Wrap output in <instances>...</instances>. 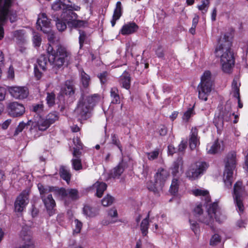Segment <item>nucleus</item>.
Returning <instances> with one entry per match:
<instances>
[{
    "instance_id": "1",
    "label": "nucleus",
    "mask_w": 248,
    "mask_h": 248,
    "mask_svg": "<svg viewBox=\"0 0 248 248\" xmlns=\"http://www.w3.org/2000/svg\"><path fill=\"white\" fill-rule=\"evenodd\" d=\"M194 214L197 219L210 226L213 223L214 218L218 222H222L226 219L224 213L222 212L218 207L217 203L216 202H214L209 207L207 211V216L206 217H203L202 216V209L201 205L195 207Z\"/></svg>"
},
{
    "instance_id": "2",
    "label": "nucleus",
    "mask_w": 248,
    "mask_h": 248,
    "mask_svg": "<svg viewBox=\"0 0 248 248\" xmlns=\"http://www.w3.org/2000/svg\"><path fill=\"white\" fill-rule=\"evenodd\" d=\"M99 100V96L94 94L91 96H85L80 98L75 110V113L80 120H86L90 117L93 107Z\"/></svg>"
},
{
    "instance_id": "3",
    "label": "nucleus",
    "mask_w": 248,
    "mask_h": 248,
    "mask_svg": "<svg viewBox=\"0 0 248 248\" xmlns=\"http://www.w3.org/2000/svg\"><path fill=\"white\" fill-rule=\"evenodd\" d=\"M238 162L236 153L231 151L225 155L224 159L225 169L223 173V181L225 186L230 187L233 182V171Z\"/></svg>"
},
{
    "instance_id": "4",
    "label": "nucleus",
    "mask_w": 248,
    "mask_h": 248,
    "mask_svg": "<svg viewBox=\"0 0 248 248\" xmlns=\"http://www.w3.org/2000/svg\"><path fill=\"white\" fill-rule=\"evenodd\" d=\"M213 81L211 73L205 71L201 77V82L197 87L198 97L200 99L207 101L212 91Z\"/></svg>"
},
{
    "instance_id": "5",
    "label": "nucleus",
    "mask_w": 248,
    "mask_h": 248,
    "mask_svg": "<svg viewBox=\"0 0 248 248\" xmlns=\"http://www.w3.org/2000/svg\"><path fill=\"white\" fill-rule=\"evenodd\" d=\"M48 53V61L50 63L60 67L62 66L65 61V59L68 56V53L66 50L61 47H59L57 51L53 49L51 45H49L47 48Z\"/></svg>"
},
{
    "instance_id": "6",
    "label": "nucleus",
    "mask_w": 248,
    "mask_h": 248,
    "mask_svg": "<svg viewBox=\"0 0 248 248\" xmlns=\"http://www.w3.org/2000/svg\"><path fill=\"white\" fill-rule=\"evenodd\" d=\"M247 195V192L242 183L240 181H237L234 185L233 198L236 209L239 214L242 213L244 210L243 202Z\"/></svg>"
},
{
    "instance_id": "7",
    "label": "nucleus",
    "mask_w": 248,
    "mask_h": 248,
    "mask_svg": "<svg viewBox=\"0 0 248 248\" xmlns=\"http://www.w3.org/2000/svg\"><path fill=\"white\" fill-rule=\"evenodd\" d=\"M220 54H218L217 51H215L217 56L220 57L222 70L224 72L228 73L234 65V60L233 54L231 50H222L220 51Z\"/></svg>"
},
{
    "instance_id": "8",
    "label": "nucleus",
    "mask_w": 248,
    "mask_h": 248,
    "mask_svg": "<svg viewBox=\"0 0 248 248\" xmlns=\"http://www.w3.org/2000/svg\"><path fill=\"white\" fill-rule=\"evenodd\" d=\"M62 18L67 21V24L75 28H81L87 26V22L84 20H77V15L72 10H65L62 12Z\"/></svg>"
},
{
    "instance_id": "9",
    "label": "nucleus",
    "mask_w": 248,
    "mask_h": 248,
    "mask_svg": "<svg viewBox=\"0 0 248 248\" xmlns=\"http://www.w3.org/2000/svg\"><path fill=\"white\" fill-rule=\"evenodd\" d=\"M13 0H0V40L3 37V25L9 14V8Z\"/></svg>"
},
{
    "instance_id": "10",
    "label": "nucleus",
    "mask_w": 248,
    "mask_h": 248,
    "mask_svg": "<svg viewBox=\"0 0 248 248\" xmlns=\"http://www.w3.org/2000/svg\"><path fill=\"white\" fill-rule=\"evenodd\" d=\"M38 188L45 205L49 215L51 216L53 214L52 210L56 204L51 194H48V192L54 190V188H49V190L47 188H45L43 186H39Z\"/></svg>"
},
{
    "instance_id": "11",
    "label": "nucleus",
    "mask_w": 248,
    "mask_h": 248,
    "mask_svg": "<svg viewBox=\"0 0 248 248\" xmlns=\"http://www.w3.org/2000/svg\"><path fill=\"white\" fill-rule=\"evenodd\" d=\"M208 168L207 164L202 161H198L192 164L186 172V176L191 180H195L200 177Z\"/></svg>"
},
{
    "instance_id": "12",
    "label": "nucleus",
    "mask_w": 248,
    "mask_h": 248,
    "mask_svg": "<svg viewBox=\"0 0 248 248\" xmlns=\"http://www.w3.org/2000/svg\"><path fill=\"white\" fill-rule=\"evenodd\" d=\"M27 124L31 125L30 131L31 133L34 134L38 130H46L49 126L48 123L46 119H44L39 116L34 118L33 120H30Z\"/></svg>"
},
{
    "instance_id": "13",
    "label": "nucleus",
    "mask_w": 248,
    "mask_h": 248,
    "mask_svg": "<svg viewBox=\"0 0 248 248\" xmlns=\"http://www.w3.org/2000/svg\"><path fill=\"white\" fill-rule=\"evenodd\" d=\"M232 35L230 33L227 32L220 36L217 42L215 51H217L218 54H220V51L231 50L232 46Z\"/></svg>"
},
{
    "instance_id": "14",
    "label": "nucleus",
    "mask_w": 248,
    "mask_h": 248,
    "mask_svg": "<svg viewBox=\"0 0 248 248\" xmlns=\"http://www.w3.org/2000/svg\"><path fill=\"white\" fill-rule=\"evenodd\" d=\"M36 28L38 30L42 31L44 33H48L51 31L52 27L50 22L45 13L39 15L36 22Z\"/></svg>"
},
{
    "instance_id": "15",
    "label": "nucleus",
    "mask_w": 248,
    "mask_h": 248,
    "mask_svg": "<svg viewBox=\"0 0 248 248\" xmlns=\"http://www.w3.org/2000/svg\"><path fill=\"white\" fill-rule=\"evenodd\" d=\"M28 192L23 191L22 192L15 202V209L16 212H21L29 202Z\"/></svg>"
},
{
    "instance_id": "16",
    "label": "nucleus",
    "mask_w": 248,
    "mask_h": 248,
    "mask_svg": "<svg viewBox=\"0 0 248 248\" xmlns=\"http://www.w3.org/2000/svg\"><path fill=\"white\" fill-rule=\"evenodd\" d=\"M9 113L14 117L22 116L25 111V108L23 105L16 102L11 103L8 105Z\"/></svg>"
},
{
    "instance_id": "17",
    "label": "nucleus",
    "mask_w": 248,
    "mask_h": 248,
    "mask_svg": "<svg viewBox=\"0 0 248 248\" xmlns=\"http://www.w3.org/2000/svg\"><path fill=\"white\" fill-rule=\"evenodd\" d=\"M11 95L16 99H22L27 97L29 92L25 87L15 86L9 89Z\"/></svg>"
},
{
    "instance_id": "18",
    "label": "nucleus",
    "mask_w": 248,
    "mask_h": 248,
    "mask_svg": "<svg viewBox=\"0 0 248 248\" xmlns=\"http://www.w3.org/2000/svg\"><path fill=\"white\" fill-rule=\"evenodd\" d=\"M59 193L65 200H76L78 198V191L76 189L61 188L59 190Z\"/></svg>"
},
{
    "instance_id": "19",
    "label": "nucleus",
    "mask_w": 248,
    "mask_h": 248,
    "mask_svg": "<svg viewBox=\"0 0 248 248\" xmlns=\"http://www.w3.org/2000/svg\"><path fill=\"white\" fill-rule=\"evenodd\" d=\"M170 176L169 171L163 168H160L158 170L155 177V183L159 184L162 187L166 181L168 179Z\"/></svg>"
},
{
    "instance_id": "20",
    "label": "nucleus",
    "mask_w": 248,
    "mask_h": 248,
    "mask_svg": "<svg viewBox=\"0 0 248 248\" xmlns=\"http://www.w3.org/2000/svg\"><path fill=\"white\" fill-rule=\"evenodd\" d=\"M138 29V26L135 22H130L123 26L120 33L124 35H129L136 32Z\"/></svg>"
},
{
    "instance_id": "21",
    "label": "nucleus",
    "mask_w": 248,
    "mask_h": 248,
    "mask_svg": "<svg viewBox=\"0 0 248 248\" xmlns=\"http://www.w3.org/2000/svg\"><path fill=\"white\" fill-rule=\"evenodd\" d=\"M117 210L115 208H112L108 211V217L102 220L103 225H108L109 224L114 223L117 221Z\"/></svg>"
},
{
    "instance_id": "22",
    "label": "nucleus",
    "mask_w": 248,
    "mask_h": 248,
    "mask_svg": "<svg viewBox=\"0 0 248 248\" xmlns=\"http://www.w3.org/2000/svg\"><path fill=\"white\" fill-rule=\"evenodd\" d=\"M199 144L198 137V129L196 127H193L191 130L189 144L190 148L193 150Z\"/></svg>"
},
{
    "instance_id": "23",
    "label": "nucleus",
    "mask_w": 248,
    "mask_h": 248,
    "mask_svg": "<svg viewBox=\"0 0 248 248\" xmlns=\"http://www.w3.org/2000/svg\"><path fill=\"white\" fill-rule=\"evenodd\" d=\"M191 193L197 197H200L202 200H204L205 203H208L210 201L209 192L206 190L202 189H193Z\"/></svg>"
},
{
    "instance_id": "24",
    "label": "nucleus",
    "mask_w": 248,
    "mask_h": 248,
    "mask_svg": "<svg viewBox=\"0 0 248 248\" xmlns=\"http://www.w3.org/2000/svg\"><path fill=\"white\" fill-rule=\"evenodd\" d=\"M131 77L129 74L124 71L119 79V83L122 88L128 90L130 87Z\"/></svg>"
},
{
    "instance_id": "25",
    "label": "nucleus",
    "mask_w": 248,
    "mask_h": 248,
    "mask_svg": "<svg viewBox=\"0 0 248 248\" xmlns=\"http://www.w3.org/2000/svg\"><path fill=\"white\" fill-rule=\"evenodd\" d=\"M107 185L102 182L97 181L92 186V189L96 190V196L98 198H101L104 192L106 190Z\"/></svg>"
},
{
    "instance_id": "26",
    "label": "nucleus",
    "mask_w": 248,
    "mask_h": 248,
    "mask_svg": "<svg viewBox=\"0 0 248 248\" xmlns=\"http://www.w3.org/2000/svg\"><path fill=\"white\" fill-rule=\"evenodd\" d=\"M122 9L121 6V2L118 1L116 3V8L114 10L112 19L111 20V24L112 27H114L116 24V21L118 20L122 16Z\"/></svg>"
},
{
    "instance_id": "27",
    "label": "nucleus",
    "mask_w": 248,
    "mask_h": 248,
    "mask_svg": "<svg viewBox=\"0 0 248 248\" xmlns=\"http://www.w3.org/2000/svg\"><path fill=\"white\" fill-rule=\"evenodd\" d=\"M61 93L66 95H71L74 94V90L72 82L69 80L65 81L64 85L61 88Z\"/></svg>"
},
{
    "instance_id": "28",
    "label": "nucleus",
    "mask_w": 248,
    "mask_h": 248,
    "mask_svg": "<svg viewBox=\"0 0 248 248\" xmlns=\"http://www.w3.org/2000/svg\"><path fill=\"white\" fill-rule=\"evenodd\" d=\"M70 1L69 0H57L52 5V8L55 11L68 8Z\"/></svg>"
},
{
    "instance_id": "29",
    "label": "nucleus",
    "mask_w": 248,
    "mask_h": 248,
    "mask_svg": "<svg viewBox=\"0 0 248 248\" xmlns=\"http://www.w3.org/2000/svg\"><path fill=\"white\" fill-rule=\"evenodd\" d=\"M147 187L150 191H152L157 196L159 195L160 191L162 189V187L160 185L156 184L155 182L154 183L152 181L147 183Z\"/></svg>"
},
{
    "instance_id": "30",
    "label": "nucleus",
    "mask_w": 248,
    "mask_h": 248,
    "mask_svg": "<svg viewBox=\"0 0 248 248\" xmlns=\"http://www.w3.org/2000/svg\"><path fill=\"white\" fill-rule=\"evenodd\" d=\"M183 161L181 158H178L173 164L172 167V173L173 175L176 176L180 171H182Z\"/></svg>"
},
{
    "instance_id": "31",
    "label": "nucleus",
    "mask_w": 248,
    "mask_h": 248,
    "mask_svg": "<svg viewBox=\"0 0 248 248\" xmlns=\"http://www.w3.org/2000/svg\"><path fill=\"white\" fill-rule=\"evenodd\" d=\"M124 169L122 163H120L117 166L111 170L110 173V177L113 178H118L124 172Z\"/></svg>"
},
{
    "instance_id": "32",
    "label": "nucleus",
    "mask_w": 248,
    "mask_h": 248,
    "mask_svg": "<svg viewBox=\"0 0 248 248\" xmlns=\"http://www.w3.org/2000/svg\"><path fill=\"white\" fill-rule=\"evenodd\" d=\"M220 148V144L218 143V141H216L213 143L207 145V152L210 154H215L218 152Z\"/></svg>"
},
{
    "instance_id": "33",
    "label": "nucleus",
    "mask_w": 248,
    "mask_h": 248,
    "mask_svg": "<svg viewBox=\"0 0 248 248\" xmlns=\"http://www.w3.org/2000/svg\"><path fill=\"white\" fill-rule=\"evenodd\" d=\"M110 97L111 102L113 104H119L120 102V98L119 94V91L116 87H113L111 89Z\"/></svg>"
},
{
    "instance_id": "34",
    "label": "nucleus",
    "mask_w": 248,
    "mask_h": 248,
    "mask_svg": "<svg viewBox=\"0 0 248 248\" xmlns=\"http://www.w3.org/2000/svg\"><path fill=\"white\" fill-rule=\"evenodd\" d=\"M80 77L81 83L84 88H87L90 84V77L83 70L80 71Z\"/></svg>"
},
{
    "instance_id": "35",
    "label": "nucleus",
    "mask_w": 248,
    "mask_h": 248,
    "mask_svg": "<svg viewBox=\"0 0 248 248\" xmlns=\"http://www.w3.org/2000/svg\"><path fill=\"white\" fill-rule=\"evenodd\" d=\"M62 14L60 17L57 18L56 21V25L58 30L60 31H62L66 28V24L67 22L65 20L62 18Z\"/></svg>"
},
{
    "instance_id": "36",
    "label": "nucleus",
    "mask_w": 248,
    "mask_h": 248,
    "mask_svg": "<svg viewBox=\"0 0 248 248\" xmlns=\"http://www.w3.org/2000/svg\"><path fill=\"white\" fill-rule=\"evenodd\" d=\"M48 58H47L45 56H41L38 60V64L35 66H38L40 69L45 71L46 69L48 64Z\"/></svg>"
},
{
    "instance_id": "37",
    "label": "nucleus",
    "mask_w": 248,
    "mask_h": 248,
    "mask_svg": "<svg viewBox=\"0 0 248 248\" xmlns=\"http://www.w3.org/2000/svg\"><path fill=\"white\" fill-rule=\"evenodd\" d=\"M73 142L75 145V147H74V151L73 153V156H76L77 155H80V152L79 150L82 149V145L78 137L74 138Z\"/></svg>"
},
{
    "instance_id": "38",
    "label": "nucleus",
    "mask_w": 248,
    "mask_h": 248,
    "mask_svg": "<svg viewBox=\"0 0 248 248\" xmlns=\"http://www.w3.org/2000/svg\"><path fill=\"white\" fill-rule=\"evenodd\" d=\"M61 177L67 183L70 180L71 174L65 167L62 166L60 170Z\"/></svg>"
},
{
    "instance_id": "39",
    "label": "nucleus",
    "mask_w": 248,
    "mask_h": 248,
    "mask_svg": "<svg viewBox=\"0 0 248 248\" xmlns=\"http://www.w3.org/2000/svg\"><path fill=\"white\" fill-rule=\"evenodd\" d=\"M149 217L148 214L147 217L142 220L140 224V230L144 236H146L148 233V226H149Z\"/></svg>"
},
{
    "instance_id": "40",
    "label": "nucleus",
    "mask_w": 248,
    "mask_h": 248,
    "mask_svg": "<svg viewBox=\"0 0 248 248\" xmlns=\"http://www.w3.org/2000/svg\"><path fill=\"white\" fill-rule=\"evenodd\" d=\"M79 155H77L76 156H74L75 158L71 160L73 168L76 170H78L82 169L81 160L78 158Z\"/></svg>"
},
{
    "instance_id": "41",
    "label": "nucleus",
    "mask_w": 248,
    "mask_h": 248,
    "mask_svg": "<svg viewBox=\"0 0 248 248\" xmlns=\"http://www.w3.org/2000/svg\"><path fill=\"white\" fill-rule=\"evenodd\" d=\"M189 223L191 229L194 232L195 234L199 233L200 231V227L199 224L197 221L193 219V217L191 216L190 217Z\"/></svg>"
},
{
    "instance_id": "42",
    "label": "nucleus",
    "mask_w": 248,
    "mask_h": 248,
    "mask_svg": "<svg viewBox=\"0 0 248 248\" xmlns=\"http://www.w3.org/2000/svg\"><path fill=\"white\" fill-rule=\"evenodd\" d=\"M237 78H235L232 83V87L233 90V96L234 97H239V85Z\"/></svg>"
},
{
    "instance_id": "43",
    "label": "nucleus",
    "mask_w": 248,
    "mask_h": 248,
    "mask_svg": "<svg viewBox=\"0 0 248 248\" xmlns=\"http://www.w3.org/2000/svg\"><path fill=\"white\" fill-rule=\"evenodd\" d=\"M59 117L58 113L56 112L50 113L46 117V120L48 123L49 125H50L53 124L55 121L58 120Z\"/></svg>"
},
{
    "instance_id": "44",
    "label": "nucleus",
    "mask_w": 248,
    "mask_h": 248,
    "mask_svg": "<svg viewBox=\"0 0 248 248\" xmlns=\"http://www.w3.org/2000/svg\"><path fill=\"white\" fill-rule=\"evenodd\" d=\"M195 114L194 110L193 108H189L186 112L184 113L182 117L183 121L185 122H187L190 118Z\"/></svg>"
},
{
    "instance_id": "45",
    "label": "nucleus",
    "mask_w": 248,
    "mask_h": 248,
    "mask_svg": "<svg viewBox=\"0 0 248 248\" xmlns=\"http://www.w3.org/2000/svg\"><path fill=\"white\" fill-rule=\"evenodd\" d=\"M202 4L197 5V8L203 14H205L208 11L210 1L209 0H203L202 1Z\"/></svg>"
},
{
    "instance_id": "46",
    "label": "nucleus",
    "mask_w": 248,
    "mask_h": 248,
    "mask_svg": "<svg viewBox=\"0 0 248 248\" xmlns=\"http://www.w3.org/2000/svg\"><path fill=\"white\" fill-rule=\"evenodd\" d=\"M178 180L176 178H174L172 181L171 184L170 186V192L172 194H175L178 192Z\"/></svg>"
},
{
    "instance_id": "47",
    "label": "nucleus",
    "mask_w": 248,
    "mask_h": 248,
    "mask_svg": "<svg viewBox=\"0 0 248 248\" xmlns=\"http://www.w3.org/2000/svg\"><path fill=\"white\" fill-rule=\"evenodd\" d=\"M114 201V198L109 195H107L101 201L104 206H108L111 205Z\"/></svg>"
},
{
    "instance_id": "48",
    "label": "nucleus",
    "mask_w": 248,
    "mask_h": 248,
    "mask_svg": "<svg viewBox=\"0 0 248 248\" xmlns=\"http://www.w3.org/2000/svg\"><path fill=\"white\" fill-rule=\"evenodd\" d=\"M111 143L116 145L119 148L121 153H122V147L118 136L115 134H111Z\"/></svg>"
},
{
    "instance_id": "49",
    "label": "nucleus",
    "mask_w": 248,
    "mask_h": 248,
    "mask_svg": "<svg viewBox=\"0 0 248 248\" xmlns=\"http://www.w3.org/2000/svg\"><path fill=\"white\" fill-rule=\"evenodd\" d=\"M55 95L53 93H48L46 98L47 104L51 107L55 104Z\"/></svg>"
},
{
    "instance_id": "50",
    "label": "nucleus",
    "mask_w": 248,
    "mask_h": 248,
    "mask_svg": "<svg viewBox=\"0 0 248 248\" xmlns=\"http://www.w3.org/2000/svg\"><path fill=\"white\" fill-rule=\"evenodd\" d=\"M31 110L39 115L43 110V105L42 104L33 105L31 107Z\"/></svg>"
},
{
    "instance_id": "51",
    "label": "nucleus",
    "mask_w": 248,
    "mask_h": 248,
    "mask_svg": "<svg viewBox=\"0 0 248 248\" xmlns=\"http://www.w3.org/2000/svg\"><path fill=\"white\" fill-rule=\"evenodd\" d=\"M148 158L150 160L156 159L159 155V150L156 149L155 151L146 153Z\"/></svg>"
},
{
    "instance_id": "52",
    "label": "nucleus",
    "mask_w": 248,
    "mask_h": 248,
    "mask_svg": "<svg viewBox=\"0 0 248 248\" xmlns=\"http://www.w3.org/2000/svg\"><path fill=\"white\" fill-rule=\"evenodd\" d=\"M221 238L217 234H215L210 239V244L211 245L215 246L220 242Z\"/></svg>"
},
{
    "instance_id": "53",
    "label": "nucleus",
    "mask_w": 248,
    "mask_h": 248,
    "mask_svg": "<svg viewBox=\"0 0 248 248\" xmlns=\"http://www.w3.org/2000/svg\"><path fill=\"white\" fill-rule=\"evenodd\" d=\"M74 223L75 224V228L74 230V232L78 233L82 228V223L77 219L74 220Z\"/></svg>"
},
{
    "instance_id": "54",
    "label": "nucleus",
    "mask_w": 248,
    "mask_h": 248,
    "mask_svg": "<svg viewBox=\"0 0 248 248\" xmlns=\"http://www.w3.org/2000/svg\"><path fill=\"white\" fill-rule=\"evenodd\" d=\"M79 43L80 45V48L82 46L84 41L86 38V35L84 31L81 30L79 31Z\"/></svg>"
},
{
    "instance_id": "55",
    "label": "nucleus",
    "mask_w": 248,
    "mask_h": 248,
    "mask_svg": "<svg viewBox=\"0 0 248 248\" xmlns=\"http://www.w3.org/2000/svg\"><path fill=\"white\" fill-rule=\"evenodd\" d=\"M41 38L37 33H34L33 37V42L35 46H39L41 45Z\"/></svg>"
},
{
    "instance_id": "56",
    "label": "nucleus",
    "mask_w": 248,
    "mask_h": 248,
    "mask_svg": "<svg viewBox=\"0 0 248 248\" xmlns=\"http://www.w3.org/2000/svg\"><path fill=\"white\" fill-rule=\"evenodd\" d=\"M26 125L28 124H26L23 122H20L16 129L15 134L17 135L20 132H22Z\"/></svg>"
},
{
    "instance_id": "57",
    "label": "nucleus",
    "mask_w": 248,
    "mask_h": 248,
    "mask_svg": "<svg viewBox=\"0 0 248 248\" xmlns=\"http://www.w3.org/2000/svg\"><path fill=\"white\" fill-rule=\"evenodd\" d=\"M92 209L88 206H85L83 208V212L85 214L89 217H93L94 214L92 211Z\"/></svg>"
},
{
    "instance_id": "58",
    "label": "nucleus",
    "mask_w": 248,
    "mask_h": 248,
    "mask_svg": "<svg viewBox=\"0 0 248 248\" xmlns=\"http://www.w3.org/2000/svg\"><path fill=\"white\" fill-rule=\"evenodd\" d=\"M108 74L107 72H105L103 73L100 74L99 75H98V78L100 79V80L102 84H104L106 83L107 81V77Z\"/></svg>"
},
{
    "instance_id": "59",
    "label": "nucleus",
    "mask_w": 248,
    "mask_h": 248,
    "mask_svg": "<svg viewBox=\"0 0 248 248\" xmlns=\"http://www.w3.org/2000/svg\"><path fill=\"white\" fill-rule=\"evenodd\" d=\"M187 146V141L186 140H182L178 146V150L179 152H183Z\"/></svg>"
},
{
    "instance_id": "60",
    "label": "nucleus",
    "mask_w": 248,
    "mask_h": 248,
    "mask_svg": "<svg viewBox=\"0 0 248 248\" xmlns=\"http://www.w3.org/2000/svg\"><path fill=\"white\" fill-rule=\"evenodd\" d=\"M40 69L38 66L34 67V75L37 79H40L42 76L41 72L39 71Z\"/></svg>"
},
{
    "instance_id": "61",
    "label": "nucleus",
    "mask_w": 248,
    "mask_h": 248,
    "mask_svg": "<svg viewBox=\"0 0 248 248\" xmlns=\"http://www.w3.org/2000/svg\"><path fill=\"white\" fill-rule=\"evenodd\" d=\"M48 34L47 38L49 42H53L54 38V33L51 29V31L49 32L46 33Z\"/></svg>"
},
{
    "instance_id": "62",
    "label": "nucleus",
    "mask_w": 248,
    "mask_h": 248,
    "mask_svg": "<svg viewBox=\"0 0 248 248\" xmlns=\"http://www.w3.org/2000/svg\"><path fill=\"white\" fill-rule=\"evenodd\" d=\"M199 18L200 17L199 16H198L197 15H195V16L192 20V26H193V27L197 26V25L199 22Z\"/></svg>"
},
{
    "instance_id": "63",
    "label": "nucleus",
    "mask_w": 248,
    "mask_h": 248,
    "mask_svg": "<svg viewBox=\"0 0 248 248\" xmlns=\"http://www.w3.org/2000/svg\"><path fill=\"white\" fill-rule=\"evenodd\" d=\"M6 91L5 88L0 87V101L2 100L4 98Z\"/></svg>"
},
{
    "instance_id": "64",
    "label": "nucleus",
    "mask_w": 248,
    "mask_h": 248,
    "mask_svg": "<svg viewBox=\"0 0 248 248\" xmlns=\"http://www.w3.org/2000/svg\"><path fill=\"white\" fill-rule=\"evenodd\" d=\"M244 168L248 172V150L247 155L245 156V166Z\"/></svg>"
}]
</instances>
